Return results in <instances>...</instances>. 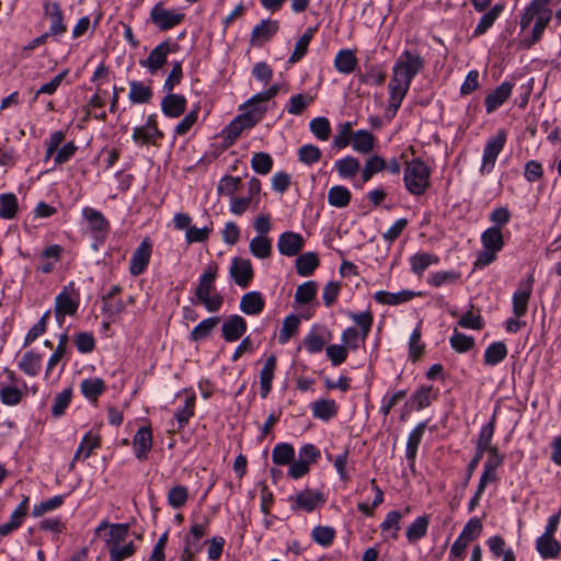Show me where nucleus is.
<instances>
[{
    "label": "nucleus",
    "mask_w": 561,
    "mask_h": 561,
    "mask_svg": "<svg viewBox=\"0 0 561 561\" xmlns=\"http://www.w3.org/2000/svg\"><path fill=\"white\" fill-rule=\"evenodd\" d=\"M374 141L375 138L371 133L360 129L353 134L352 147L359 153H368L374 148Z\"/></svg>",
    "instance_id": "30"
},
{
    "label": "nucleus",
    "mask_w": 561,
    "mask_h": 561,
    "mask_svg": "<svg viewBox=\"0 0 561 561\" xmlns=\"http://www.w3.org/2000/svg\"><path fill=\"white\" fill-rule=\"evenodd\" d=\"M536 549L543 559H554L560 554L561 543L554 536L541 535L536 541Z\"/></svg>",
    "instance_id": "22"
},
{
    "label": "nucleus",
    "mask_w": 561,
    "mask_h": 561,
    "mask_svg": "<svg viewBox=\"0 0 561 561\" xmlns=\"http://www.w3.org/2000/svg\"><path fill=\"white\" fill-rule=\"evenodd\" d=\"M186 108V99L180 94L169 93L162 99L161 110L169 117L181 116Z\"/></svg>",
    "instance_id": "18"
},
{
    "label": "nucleus",
    "mask_w": 561,
    "mask_h": 561,
    "mask_svg": "<svg viewBox=\"0 0 561 561\" xmlns=\"http://www.w3.org/2000/svg\"><path fill=\"white\" fill-rule=\"evenodd\" d=\"M449 342H450L451 347L458 353L468 352L474 345L473 337L468 336L463 333H460L457 330L454 331V334L451 335Z\"/></svg>",
    "instance_id": "57"
},
{
    "label": "nucleus",
    "mask_w": 561,
    "mask_h": 561,
    "mask_svg": "<svg viewBox=\"0 0 561 561\" xmlns=\"http://www.w3.org/2000/svg\"><path fill=\"white\" fill-rule=\"evenodd\" d=\"M311 133L321 141L329 139L331 134L330 122L325 117H316L310 122Z\"/></svg>",
    "instance_id": "53"
},
{
    "label": "nucleus",
    "mask_w": 561,
    "mask_h": 561,
    "mask_svg": "<svg viewBox=\"0 0 561 561\" xmlns=\"http://www.w3.org/2000/svg\"><path fill=\"white\" fill-rule=\"evenodd\" d=\"M128 524H113L110 526L108 538L105 539L107 549L110 547L121 545L126 540L128 535Z\"/></svg>",
    "instance_id": "47"
},
{
    "label": "nucleus",
    "mask_w": 561,
    "mask_h": 561,
    "mask_svg": "<svg viewBox=\"0 0 561 561\" xmlns=\"http://www.w3.org/2000/svg\"><path fill=\"white\" fill-rule=\"evenodd\" d=\"M425 428V422L419 423L409 435L407 442V459L410 461L411 467L414 466L417 448L421 444Z\"/></svg>",
    "instance_id": "24"
},
{
    "label": "nucleus",
    "mask_w": 561,
    "mask_h": 561,
    "mask_svg": "<svg viewBox=\"0 0 561 561\" xmlns=\"http://www.w3.org/2000/svg\"><path fill=\"white\" fill-rule=\"evenodd\" d=\"M264 113L265 108L254 107L238 115L226 128L227 137L234 140L244 129L253 127L263 117Z\"/></svg>",
    "instance_id": "5"
},
{
    "label": "nucleus",
    "mask_w": 561,
    "mask_h": 561,
    "mask_svg": "<svg viewBox=\"0 0 561 561\" xmlns=\"http://www.w3.org/2000/svg\"><path fill=\"white\" fill-rule=\"evenodd\" d=\"M187 496V489L183 485H176L169 491L168 501L173 508H180L186 503Z\"/></svg>",
    "instance_id": "64"
},
{
    "label": "nucleus",
    "mask_w": 561,
    "mask_h": 561,
    "mask_svg": "<svg viewBox=\"0 0 561 561\" xmlns=\"http://www.w3.org/2000/svg\"><path fill=\"white\" fill-rule=\"evenodd\" d=\"M72 397V391L70 388H67L56 394L54 404L51 407V414L55 417H59L65 413V410L69 405Z\"/></svg>",
    "instance_id": "59"
},
{
    "label": "nucleus",
    "mask_w": 561,
    "mask_h": 561,
    "mask_svg": "<svg viewBox=\"0 0 561 561\" xmlns=\"http://www.w3.org/2000/svg\"><path fill=\"white\" fill-rule=\"evenodd\" d=\"M265 301L259 291H250L241 297L240 309L249 316H256L264 309Z\"/></svg>",
    "instance_id": "20"
},
{
    "label": "nucleus",
    "mask_w": 561,
    "mask_h": 561,
    "mask_svg": "<svg viewBox=\"0 0 561 561\" xmlns=\"http://www.w3.org/2000/svg\"><path fill=\"white\" fill-rule=\"evenodd\" d=\"M430 518L426 515L419 516L407 529V538L410 542H416L426 535Z\"/></svg>",
    "instance_id": "37"
},
{
    "label": "nucleus",
    "mask_w": 561,
    "mask_h": 561,
    "mask_svg": "<svg viewBox=\"0 0 561 561\" xmlns=\"http://www.w3.org/2000/svg\"><path fill=\"white\" fill-rule=\"evenodd\" d=\"M358 59L351 49H341L334 58L335 69L343 75L353 72L357 66Z\"/></svg>",
    "instance_id": "23"
},
{
    "label": "nucleus",
    "mask_w": 561,
    "mask_h": 561,
    "mask_svg": "<svg viewBox=\"0 0 561 561\" xmlns=\"http://www.w3.org/2000/svg\"><path fill=\"white\" fill-rule=\"evenodd\" d=\"M18 209V198L13 193H4L0 195V217L2 219H13Z\"/></svg>",
    "instance_id": "38"
},
{
    "label": "nucleus",
    "mask_w": 561,
    "mask_h": 561,
    "mask_svg": "<svg viewBox=\"0 0 561 561\" xmlns=\"http://www.w3.org/2000/svg\"><path fill=\"white\" fill-rule=\"evenodd\" d=\"M483 248L493 251H501L504 245L503 234L500 227H490L481 234Z\"/></svg>",
    "instance_id": "28"
},
{
    "label": "nucleus",
    "mask_w": 561,
    "mask_h": 561,
    "mask_svg": "<svg viewBox=\"0 0 561 561\" xmlns=\"http://www.w3.org/2000/svg\"><path fill=\"white\" fill-rule=\"evenodd\" d=\"M421 293H415L412 290H401L399 293H389V291H377L375 294V299L379 304L390 305V306H397L402 302L409 301L412 298L420 296Z\"/></svg>",
    "instance_id": "21"
},
{
    "label": "nucleus",
    "mask_w": 561,
    "mask_h": 561,
    "mask_svg": "<svg viewBox=\"0 0 561 561\" xmlns=\"http://www.w3.org/2000/svg\"><path fill=\"white\" fill-rule=\"evenodd\" d=\"M534 277L530 275L525 284H520L513 295V312L516 318H522L526 314L528 302L533 291Z\"/></svg>",
    "instance_id": "12"
},
{
    "label": "nucleus",
    "mask_w": 561,
    "mask_h": 561,
    "mask_svg": "<svg viewBox=\"0 0 561 561\" xmlns=\"http://www.w3.org/2000/svg\"><path fill=\"white\" fill-rule=\"evenodd\" d=\"M152 252V243L145 238L134 251L129 261V273L134 276L141 275L147 270Z\"/></svg>",
    "instance_id": "7"
},
{
    "label": "nucleus",
    "mask_w": 561,
    "mask_h": 561,
    "mask_svg": "<svg viewBox=\"0 0 561 561\" xmlns=\"http://www.w3.org/2000/svg\"><path fill=\"white\" fill-rule=\"evenodd\" d=\"M328 202L337 208L346 207L351 202V192L344 186L335 185L328 192Z\"/></svg>",
    "instance_id": "36"
},
{
    "label": "nucleus",
    "mask_w": 561,
    "mask_h": 561,
    "mask_svg": "<svg viewBox=\"0 0 561 561\" xmlns=\"http://www.w3.org/2000/svg\"><path fill=\"white\" fill-rule=\"evenodd\" d=\"M221 330L222 336L226 341L234 342L244 334L247 330V322L241 316L233 314L224 322Z\"/></svg>",
    "instance_id": "15"
},
{
    "label": "nucleus",
    "mask_w": 561,
    "mask_h": 561,
    "mask_svg": "<svg viewBox=\"0 0 561 561\" xmlns=\"http://www.w3.org/2000/svg\"><path fill=\"white\" fill-rule=\"evenodd\" d=\"M41 362L42 357L39 354L27 352L22 356L19 366L25 374L35 376L41 369Z\"/></svg>",
    "instance_id": "44"
},
{
    "label": "nucleus",
    "mask_w": 561,
    "mask_h": 561,
    "mask_svg": "<svg viewBox=\"0 0 561 561\" xmlns=\"http://www.w3.org/2000/svg\"><path fill=\"white\" fill-rule=\"evenodd\" d=\"M304 245L305 239L302 236L293 231L282 233L277 241L279 253L286 256H295L299 254Z\"/></svg>",
    "instance_id": "13"
},
{
    "label": "nucleus",
    "mask_w": 561,
    "mask_h": 561,
    "mask_svg": "<svg viewBox=\"0 0 561 561\" xmlns=\"http://www.w3.org/2000/svg\"><path fill=\"white\" fill-rule=\"evenodd\" d=\"M217 272L218 266L216 263L208 264L205 272L201 275L195 290L196 302L202 304L209 312H217L224 301L220 294L214 293Z\"/></svg>",
    "instance_id": "2"
},
{
    "label": "nucleus",
    "mask_w": 561,
    "mask_h": 561,
    "mask_svg": "<svg viewBox=\"0 0 561 561\" xmlns=\"http://www.w3.org/2000/svg\"><path fill=\"white\" fill-rule=\"evenodd\" d=\"M334 168L341 178L348 179L354 178L359 172L360 163L358 159L347 156L343 159L336 160Z\"/></svg>",
    "instance_id": "27"
},
{
    "label": "nucleus",
    "mask_w": 561,
    "mask_h": 561,
    "mask_svg": "<svg viewBox=\"0 0 561 561\" xmlns=\"http://www.w3.org/2000/svg\"><path fill=\"white\" fill-rule=\"evenodd\" d=\"M78 298L72 297V295L68 291V288L65 287L55 299V314L59 324L62 323L65 316L75 314L78 310Z\"/></svg>",
    "instance_id": "11"
},
{
    "label": "nucleus",
    "mask_w": 561,
    "mask_h": 561,
    "mask_svg": "<svg viewBox=\"0 0 561 561\" xmlns=\"http://www.w3.org/2000/svg\"><path fill=\"white\" fill-rule=\"evenodd\" d=\"M195 408V396L191 394L186 397L184 407L175 413V419L178 422V430L183 428L190 421L191 416L194 414Z\"/></svg>",
    "instance_id": "55"
},
{
    "label": "nucleus",
    "mask_w": 561,
    "mask_h": 561,
    "mask_svg": "<svg viewBox=\"0 0 561 561\" xmlns=\"http://www.w3.org/2000/svg\"><path fill=\"white\" fill-rule=\"evenodd\" d=\"M99 446H100V436L93 435L92 432H88L84 435L81 444L79 445V447L73 456L72 462L79 460L81 457H83V459H87L88 457H90L93 449L98 448ZM71 466H73V463H71Z\"/></svg>",
    "instance_id": "32"
},
{
    "label": "nucleus",
    "mask_w": 561,
    "mask_h": 561,
    "mask_svg": "<svg viewBox=\"0 0 561 561\" xmlns=\"http://www.w3.org/2000/svg\"><path fill=\"white\" fill-rule=\"evenodd\" d=\"M47 15L50 18L51 24L49 35H60L66 31L62 23V12L58 3H49L45 7Z\"/></svg>",
    "instance_id": "31"
},
{
    "label": "nucleus",
    "mask_w": 561,
    "mask_h": 561,
    "mask_svg": "<svg viewBox=\"0 0 561 561\" xmlns=\"http://www.w3.org/2000/svg\"><path fill=\"white\" fill-rule=\"evenodd\" d=\"M317 283L313 280L306 282L299 285L296 289L295 300L298 304H309L317 294Z\"/></svg>",
    "instance_id": "50"
},
{
    "label": "nucleus",
    "mask_w": 561,
    "mask_h": 561,
    "mask_svg": "<svg viewBox=\"0 0 561 561\" xmlns=\"http://www.w3.org/2000/svg\"><path fill=\"white\" fill-rule=\"evenodd\" d=\"M152 447V433L149 427H141L137 431L134 437V451L139 460L147 458L148 453Z\"/></svg>",
    "instance_id": "17"
},
{
    "label": "nucleus",
    "mask_w": 561,
    "mask_h": 561,
    "mask_svg": "<svg viewBox=\"0 0 561 561\" xmlns=\"http://www.w3.org/2000/svg\"><path fill=\"white\" fill-rule=\"evenodd\" d=\"M276 368V356L272 354L268 356V358L265 360L264 366L260 373V393L263 399H265L271 389H272V381L274 378V371Z\"/></svg>",
    "instance_id": "19"
},
{
    "label": "nucleus",
    "mask_w": 561,
    "mask_h": 561,
    "mask_svg": "<svg viewBox=\"0 0 561 561\" xmlns=\"http://www.w3.org/2000/svg\"><path fill=\"white\" fill-rule=\"evenodd\" d=\"M152 96L151 89L142 82H130L129 99L133 103H147Z\"/></svg>",
    "instance_id": "46"
},
{
    "label": "nucleus",
    "mask_w": 561,
    "mask_h": 561,
    "mask_svg": "<svg viewBox=\"0 0 561 561\" xmlns=\"http://www.w3.org/2000/svg\"><path fill=\"white\" fill-rule=\"evenodd\" d=\"M348 316L357 325H359L362 332V342H364L371 329V313L369 311H365L362 313L350 312Z\"/></svg>",
    "instance_id": "62"
},
{
    "label": "nucleus",
    "mask_w": 561,
    "mask_h": 561,
    "mask_svg": "<svg viewBox=\"0 0 561 561\" xmlns=\"http://www.w3.org/2000/svg\"><path fill=\"white\" fill-rule=\"evenodd\" d=\"M80 389L87 399L95 401L104 392L105 385L101 378H89L81 381Z\"/></svg>",
    "instance_id": "34"
},
{
    "label": "nucleus",
    "mask_w": 561,
    "mask_h": 561,
    "mask_svg": "<svg viewBox=\"0 0 561 561\" xmlns=\"http://www.w3.org/2000/svg\"><path fill=\"white\" fill-rule=\"evenodd\" d=\"M424 62L419 54L404 50L397 59L389 83V105L387 114L394 116L407 95L413 78L421 71Z\"/></svg>",
    "instance_id": "1"
},
{
    "label": "nucleus",
    "mask_w": 561,
    "mask_h": 561,
    "mask_svg": "<svg viewBox=\"0 0 561 561\" xmlns=\"http://www.w3.org/2000/svg\"><path fill=\"white\" fill-rule=\"evenodd\" d=\"M403 180L411 194L422 195L430 185V170L423 161L414 159L407 163Z\"/></svg>",
    "instance_id": "3"
},
{
    "label": "nucleus",
    "mask_w": 561,
    "mask_h": 561,
    "mask_svg": "<svg viewBox=\"0 0 561 561\" xmlns=\"http://www.w3.org/2000/svg\"><path fill=\"white\" fill-rule=\"evenodd\" d=\"M513 84L510 82H503L493 92L485 98V110L490 114L497 110L511 95Z\"/></svg>",
    "instance_id": "16"
},
{
    "label": "nucleus",
    "mask_w": 561,
    "mask_h": 561,
    "mask_svg": "<svg viewBox=\"0 0 561 561\" xmlns=\"http://www.w3.org/2000/svg\"><path fill=\"white\" fill-rule=\"evenodd\" d=\"M152 23L161 31H167L180 24L184 14L174 10H167L161 3H157L150 12Z\"/></svg>",
    "instance_id": "6"
},
{
    "label": "nucleus",
    "mask_w": 561,
    "mask_h": 561,
    "mask_svg": "<svg viewBox=\"0 0 561 561\" xmlns=\"http://www.w3.org/2000/svg\"><path fill=\"white\" fill-rule=\"evenodd\" d=\"M324 503L323 494L319 491L306 489L294 497V510L312 512Z\"/></svg>",
    "instance_id": "14"
},
{
    "label": "nucleus",
    "mask_w": 561,
    "mask_h": 561,
    "mask_svg": "<svg viewBox=\"0 0 561 561\" xmlns=\"http://www.w3.org/2000/svg\"><path fill=\"white\" fill-rule=\"evenodd\" d=\"M337 412V407L333 400L321 399L312 403L313 416L321 420H330Z\"/></svg>",
    "instance_id": "35"
},
{
    "label": "nucleus",
    "mask_w": 561,
    "mask_h": 561,
    "mask_svg": "<svg viewBox=\"0 0 561 561\" xmlns=\"http://www.w3.org/2000/svg\"><path fill=\"white\" fill-rule=\"evenodd\" d=\"M213 229H214V224L211 220H209L208 224L202 228L191 226L185 233L186 241L188 243L205 242L208 240L209 234L213 231Z\"/></svg>",
    "instance_id": "48"
},
{
    "label": "nucleus",
    "mask_w": 561,
    "mask_h": 561,
    "mask_svg": "<svg viewBox=\"0 0 561 561\" xmlns=\"http://www.w3.org/2000/svg\"><path fill=\"white\" fill-rule=\"evenodd\" d=\"M252 169L259 174H267L272 170L273 160L268 153H254L251 160Z\"/></svg>",
    "instance_id": "58"
},
{
    "label": "nucleus",
    "mask_w": 561,
    "mask_h": 561,
    "mask_svg": "<svg viewBox=\"0 0 561 561\" xmlns=\"http://www.w3.org/2000/svg\"><path fill=\"white\" fill-rule=\"evenodd\" d=\"M279 23L276 20H263L253 27L250 37V44L254 47H261L268 42L278 31Z\"/></svg>",
    "instance_id": "9"
},
{
    "label": "nucleus",
    "mask_w": 561,
    "mask_h": 561,
    "mask_svg": "<svg viewBox=\"0 0 561 561\" xmlns=\"http://www.w3.org/2000/svg\"><path fill=\"white\" fill-rule=\"evenodd\" d=\"M83 216L88 220L93 230L106 231L108 229L110 225L100 211L93 208H84Z\"/></svg>",
    "instance_id": "54"
},
{
    "label": "nucleus",
    "mask_w": 561,
    "mask_h": 561,
    "mask_svg": "<svg viewBox=\"0 0 561 561\" xmlns=\"http://www.w3.org/2000/svg\"><path fill=\"white\" fill-rule=\"evenodd\" d=\"M219 322V317H210L203 320L192 330L191 340L196 342L206 339Z\"/></svg>",
    "instance_id": "41"
},
{
    "label": "nucleus",
    "mask_w": 561,
    "mask_h": 561,
    "mask_svg": "<svg viewBox=\"0 0 561 561\" xmlns=\"http://www.w3.org/2000/svg\"><path fill=\"white\" fill-rule=\"evenodd\" d=\"M503 9L504 7L502 4H495L489 12L484 13L474 30V35L479 36L484 34L500 16Z\"/></svg>",
    "instance_id": "42"
},
{
    "label": "nucleus",
    "mask_w": 561,
    "mask_h": 561,
    "mask_svg": "<svg viewBox=\"0 0 561 561\" xmlns=\"http://www.w3.org/2000/svg\"><path fill=\"white\" fill-rule=\"evenodd\" d=\"M253 267L250 260L242 257H234L232 260L230 266V276L238 286L242 288L248 287L253 278Z\"/></svg>",
    "instance_id": "8"
},
{
    "label": "nucleus",
    "mask_w": 561,
    "mask_h": 561,
    "mask_svg": "<svg viewBox=\"0 0 561 561\" xmlns=\"http://www.w3.org/2000/svg\"><path fill=\"white\" fill-rule=\"evenodd\" d=\"M421 323L413 330L409 340V356L412 360H417L424 352V343L421 341Z\"/></svg>",
    "instance_id": "49"
},
{
    "label": "nucleus",
    "mask_w": 561,
    "mask_h": 561,
    "mask_svg": "<svg viewBox=\"0 0 561 561\" xmlns=\"http://www.w3.org/2000/svg\"><path fill=\"white\" fill-rule=\"evenodd\" d=\"M136 552V546L133 541L126 545H116L108 548L110 561H124Z\"/></svg>",
    "instance_id": "51"
},
{
    "label": "nucleus",
    "mask_w": 561,
    "mask_h": 561,
    "mask_svg": "<svg viewBox=\"0 0 561 561\" xmlns=\"http://www.w3.org/2000/svg\"><path fill=\"white\" fill-rule=\"evenodd\" d=\"M437 262L438 257L436 255L426 252L416 253L410 260L411 270L417 275H422L430 265Z\"/></svg>",
    "instance_id": "39"
},
{
    "label": "nucleus",
    "mask_w": 561,
    "mask_h": 561,
    "mask_svg": "<svg viewBox=\"0 0 561 561\" xmlns=\"http://www.w3.org/2000/svg\"><path fill=\"white\" fill-rule=\"evenodd\" d=\"M62 503H64V496H61V495L53 496V497L39 503L38 505H35L32 514L34 517H41L45 513L58 508Z\"/></svg>",
    "instance_id": "63"
},
{
    "label": "nucleus",
    "mask_w": 561,
    "mask_h": 561,
    "mask_svg": "<svg viewBox=\"0 0 561 561\" xmlns=\"http://www.w3.org/2000/svg\"><path fill=\"white\" fill-rule=\"evenodd\" d=\"M314 31V28L309 27L304 33V35L297 41L295 49L290 55L288 62L296 64L306 55L308 46L313 37Z\"/></svg>",
    "instance_id": "40"
},
{
    "label": "nucleus",
    "mask_w": 561,
    "mask_h": 561,
    "mask_svg": "<svg viewBox=\"0 0 561 561\" xmlns=\"http://www.w3.org/2000/svg\"><path fill=\"white\" fill-rule=\"evenodd\" d=\"M507 356V347L503 342H493L484 352V364L494 366Z\"/></svg>",
    "instance_id": "33"
},
{
    "label": "nucleus",
    "mask_w": 561,
    "mask_h": 561,
    "mask_svg": "<svg viewBox=\"0 0 561 561\" xmlns=\"http://www.w3.org/2000/svg\"><path fill=\"white\" fill-rule=\"evenodd\" d=\"M173 47H176V45L172 46L168 41L162 42L150 51L147 59L140 60V65L148 68L151 73H154L167 62V56L174 50Z\"/></svg>",
    "instance_id": "10"
},
{
    "label": "nucleus",
    "mask_w": 561,
    "mask_h": 561,
    "mask_svg": "<svg viewBox=\"0 0 561 561\" xmlns=\"http://www.w3.org/2000/svg\"><path fill=\"white\" fill-rule=\"evenodd\" d=\"M506 141V133L500 129L496 134L490 137L484 146L482 163L480 171L482 174L490 173L495 164L497 156L503 150Z\"/></svg>",
    "instance_id": "4"
},
{
    "label": "nucleus",
    "mask_w": 561,
    "mask_h": 561,
    "mask_svg": "<svg viewBox=\"0 0 561 561\" xmlns=\"http://www.w3.org/2000/svg\"><path fill=\"white\" fill-rule=\"evenodd\" d=\"M250 253L261 260L272 254V241L267 236H256L249 243Z\"/></svg>",
    "instance_id": "26"
},
{
    "label": "nucleus",
    "mask_w": 561,
    "mask_h": 561,
    "mask_svg": "<svg viewBox=\"0 0 561 561\" xmlns=\"http://www.w3.org/2000/svg\"><path fill=\"white\" fill-rule=\"evenodd\" d=\"M319 265L318 255L314 252H307L296 259V270L300 276H309Z\"/></svg>",
    "instance_id": "29"
},
{
    "label": "nucleus",
    "mask_w": 561,
    "mask_h": 561,
    "mask_svg": "<svg viewBox=\"0 0 561 561\" xmlns=\"http://www.w3.org/2000/svg\"><path fill=\"white\" fill-rule=\"evenodd\" d=\"M551 0H533L529 5L525 9L524 14L520 19L522 30H526L534 19H537L542 14L543 11L548 10V4Z\"/></svg>",
    "instance_id": "25"
},
{
    "label": "nucleus",
    "mask_w": 561,
    "mask_h": 561,
    "mask_svg": "<svg viewBox=\"0 0 561 561\" xmlns=\"http://www.w3.org/2000/svg\"><path fill=\"white\" fill-rule=\"evenodd\" d=\"M353 124L351 122H345L339 125L337 134L334 136L333 145L337 148H345L353 140L352 133Z\"/></svg>",
    "instance_id": "56"
},
{
    "label": "nucleus",
    "mask_w": 561,
    "mask_h": 561,
    "mask_svg": "<svg viewBox=\"0 0 561 561\" xmlns=\"http://www.w3.org/2000/svg\"><path fill=\"white\" fill-rule=\"evenodd\" d=\"M300 320L297 316L290 314L283 321V327L278 334V342L280 344L287 343L298 331Z\"/></svg>",
    "instance_id": "43"
},
{
    "label": "nucleus",
    "mask_w": 561,
    "mask_h": 561,
    "mask_svg": "<svg viewBox=\"0 0 561 561\" xmlns=\"http://www.w3.org/2000/svg\"><path fill=\"white\" fill-rule=\"evenodd\" d=\"M493 434H494V423H493V421H491L488 424H485L480 431L479 438L477 442V451L483 454L484 451H486L493 447V446H491V440H492Z\"/></svg>",
    "instance_id": "60"
},
{
    "label": "nucleus",
    "mask_w": 561,
    "mask_h": 561,
    "mask_svg": "<svg viewBox=\"0 0 561 561\" xmlns=\"http://www.w3.org/2000/svg\"><path fill=\"white\" fill-rule=\"evenodd\" d=\"M551 16H552V12L550 9H548L547 11H543L542 14L536 19V23L533 28V37L527 43L528 47H530L531 45H534L536 42H538L540 39L546 26L548 25V23L551 20Z\"/></svg>",
    "instance_id": "61"
},
{
    "label": "nucleus",
    "mask_w": 561,
    "mask_h": 561,
    "mask_svg": "<svg viewBox=\"0 0 561 561\" xmlns=\"http://www.w3.org/2000/svg\"><path fill=\"white\" fill-rule=\"evenodd\" d=\"M312 101V96L299 93L290 98L286 110L291 115H300Z\"/></svg>",
    "instance_id": "52"
},
{
    "label": "nucleus",
    "mask_w": 561,
    "mask_h": 561,
    "mask_svg": "<svg viewBox=\"0 0 561 561\" xmlns=\"http://www.w3.org/2000/svg\"><path fill=\"white\" fill-rule=\"evenodd\" d=\"M295 450L290 444H277L272 451V459L276 465H287L294 459Z\"/></svg>",
    "instance_id": "45"
}]
</instances>
